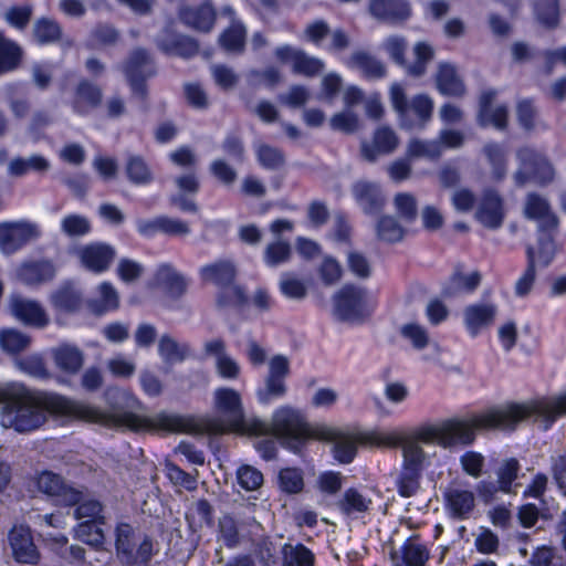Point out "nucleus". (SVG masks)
I'll list each match as a JSON object with an SVG mask.
<instances>
[{
    "mask_svg": "<svg viewBox=\"0 0 566 566\" xmlns=\"http://www.w3.org/2000/svg\"><path fill=\"white\" fill-rule=\"evenodd\" d=\"M566 415V392L556 397L542 398L530 403H509L494 407L469 419H449L439 424L418 430V438L424 443H437L444 448L468 446L475 440L476 430H514L522 420L535 416L548 429L555 420Z\"/></svg>",
    "mask_w": 566,
    "mask_h": 566,
    "instance_id": "f257e3e1",
    "label": "nucleus"
},
{
    "mask_svg": "<svg viewBox=\"0 0 566 566\" xmlns=\"http://www.w3.org/2000/svg\"><path fill=\"white\" fill-rule=\"evenodd\" d=\"M128 411L106 412L90 403L65 396L21 389L13 392L3 406L0 422L18 432H30L43 426L49 416L66 417L98 423L108 428L128 429Z\"/></svg>",
    "mask_w": 566,
    "mask_h": 566,
    "instance_id": "f03ea898",
    "label": "nucleus"
},
{
    "mask_svg": "<svg viewBox=\"0 0 566 566\" xmlns=\"http://www.w3.org/2000/svg\"><path fill=\"white\" fill-rule=\"evenodd\" d=\"M216 410L224 417L220 419H195L172 413L160 412L153 417L139 416L128 411V430L140 431H169L185 433L238 432L251 434L265 430L264 421L256 417H244L240 394L228 387L217 388L213 392Z\"/></svg>",
    "mask_w": 566,
    "mask_h": 566,
    "instance_id": "7ed1b4c3",
    "label": "nucleus"
},
{
    "mask_svg": "<svg viewBox=\"0 0 566 566\" xmlns=\"http://www.w3.org/2000/svg\"><path fill=\"white\" fill-rule=\"evenodd\" d=\"M265 430L251 432V436H274L290 449L297 451L303 441L311 437V430L303 415L289 406L277 408L271 423L264 421Z\"/></svg>",
    "mask_w": 566,
    "mask_h": 566,
    "instance_id": "20e7f679",
    "label": "nucleus"
},
{
    "mask_svg": "<svg viewBox=\"0 0 566 566\" xmlns=\"http://www.w3.org/2000/svg\"><path fill=\"white\" fill-rule=\"evenodd\" d=\"M389 99L401 128L422 129L431 120L434 104L428 95L418 94L408 101L405 88L394 83L389 90Z\"/></svg>",
    "mask_w": 566,
    "mask_h": 566,
    "instance_id": "39448f33",
    "label": "nucleus"
},
{
    "mask_svg": "<svg viewBox=\"0 0 566 566\" xmlns=\"http://www.w3.org/2000/svg\"><path fill=\"white\" fill-rule=\"evenodd\" d=\"M334 313L338 319L360 323L371 315L377 300L366 289L353 284L344 285L333 297Z\"/></svg>",
    "mask_w": 566,
    "mask_h": 566,
    "instance_id": "423d86ee",
    "label": "nucleus"
},
{
    "mask_svg": "<svg viewBox=\"0 0 566 566\" xmlns=\"http://www.w3.org/2000/svg\"><path fill=\"white\" fill-rule=\"evenodd\" d=\"M516 157L520 168L513 178L517 186L522 187L532 180L541 187H546L555 181L556 168L544 153L532 147H523L517 150Z\"/></svg>",
    "mask_w": 566,
    "mask_h": 566,
    "instance_id": "0eeeda50",
    "label": "nucleus"
},
{
    "mask_svg": "<svg viewBox=\"0 0 566 566\" xmlns=\"http://www.w3.org/2000/svg\"><path fill=\"white\" fill-rule=\"evenodd\" d=\"M41 234L40 226L30 220L0 222V251L13 254L29 242L38 240Z\"/></svg>",
    "mask_w": 566,
    "mask_h": 566,
    "instance_id": "6e6552de",
    "label": "nucleus"
},
{
    "mask_svg": "<svg viewBox=\"0 0 566 566\" xmlns=\"http://www.w3.org/2000/svg\"><path fill=\"white\" fill-rule=\"evenodd\" d=\"M290 374V361L283 355H275L269 361V371L263 387L258 388L256 397L260 403L269 405L283 398L286 394L285 379Z\"/></svg>",
    "mask_w": 566,
    "mask_h": 566,
    "instance_id": "1a4fd4ad",
    "label": "nucleus"
},
{
    "mask_svg": "<svg viewBox=\"0 0 566 566\" xmlns=\"http://www.w3.org/2000/svg\"><path fill=\"white\" fill-rule=\"evenodd\" d=\"M38 490L54 500L59 505L72 506L84 497V491L64 482L62 476L51 471H44L36 478Z\"/></svg>",
    "mask_w": 566,
    "mask_h": 566,
    "instance_id": "9d476101",
    "label": "nucleus"
},
{
    "mask_svg": "<svg viewBox=\"0 0 566 566\" xmlns=\"http://www.w3.org/2000/svg\"><path fill=\"white\" fill-rule=\"evenodd\" d=\"M524 214L537 222L538 233H557L559 220L544 196L530 192L525 198Z\"/></svg>",
    "mask_w": 566,
    "mask_h": 566,
    "instance_id": "9b49d317",
    "label": "nucleus"
},
{
    "mask_svg": "<svg viewBox=\"0 0 566 566\" xmlns=\"http://www.w3.org/2000/svg\"><path fill=\"white\" fill-rule=\"evenodd\" d=\"M430 557L429 545L418 534L408 537L399 548L390 552L391 566H427Z\"/></svg>",
    "mask_w": 566,
    "mask_h": 566,
    "instance_id": "f8f14e48",
    "label": "nucleus"
},
{
    "mask_svg": "<svg viewBox=\"0 0 566 566\" xmlns=\"http://www.w3.org/2000/svg\"><path fill=\"white\" fill-rule=\"evenodd\" d=\"M505 218L503 198L493 189L483 191L475 211V219L488 229H499Z\"/></svg>",
    "mask_w": 566,
    "mask_h": 566,
    "instance_id": "ddd939ff",
    "label": "nucleus"
},
{
    "mask_svg": "<svg viewBox=\"0 0 566 566\" xmlns=\"http://www.w3.org/2000/svg\"><path fill=\"white\" fill-rule=\"evenodd\" d=\"M75 255L82 266L98 274L108 270L115 259L116 252L113 247L106 243L94 242L77 248Z\"/></svg>",
    "mask_w": 566,
    "mask_h": 566,
    "instance_id": "4468645a",
    "label": "nucleus"
},
{
    "mask_svg": "<svg viewBox=\"0 0 566 566\" xmlns=\"http://www.w3.org/2000/svg\"><path fill=\"white\" fill-rule=\"evenodd\" d=\"M124 72L133 93L144 97L146 93L144 82L154 72L147 52L144 50L134 51L124 66Z\"/></svg>",
    "mask_w": 566,
    "mask_h": 566,
    "instance_id": "2eb2a0df",
    "label": "nucleus"
},
{
    "mask_svg": "<svg viewBox=\"0 0 566 566\" xmlns=\"http://www.w3.org/2000/svg\"><path fill=\"white\" fill-rule=\"evenodd\" d=\"M10 313L20 322L36 327H44L49 317L43 307L35 301L13 294L9 301Z\"/></svg>",
    "mask_w": 566,
    "mask_h": 566,
    "instance_id": "dca6fc26",
    "label": "nucleus"
},
{
    "mask_svg": "<svg viewBox=\"0 0 566 566\" xmlns=\"http://www.w3.org/2000/svg\"><path fill=\"white\" fill-rule=\"evenodd\" d=\"M9 543L13 556L19 563L35 564L38 562L39 552L28 526H14L9 533Z\"/></svg>",
    "mask_w": 566,
    "mask_h": 566,
    "instance_id": "f3484780",
    "label": "nucleus"
},
{
    "mask_svg": "<svg viewBox=\"0 0 566 566\" xmlns=\"http://www.w3.org/2000/svg\"><path fill=\"white\" fill-rule=\"evenodd\" d=\"M444 502L452 518L467 520L475 507V495L469 489L451 486L444 492Z\"/></svg>",
    "mask_w": 566,
    "mask_h": 566,
    "instance_id": "a211bd4d",
    "label": "nucleus"
},
{
    "mask_svg": "<svg viewBox=\"0 0 566 566\" xmlns=\"http://www.w3.org/2000/svg\"><path fill=\"white\" fill-rule=\"evenodd\" d=\"M179 19L191 29L209 32L214 25L216 11L208 1L195 6L187 4L180 8Z\"/></svg>",
    "mask_w": 566,
    "mask_h": 566,
    "instance_id": "6ab92c4d",
    "label": "nucleus"
},
{
    "mask_svg": "<svg viewBox=\"0 0 566 566\" xmlns=\"http://www.w3.org/2000/svg\"><path fill=\"white\" fill-rule=\"evenodd\" d=\"M495 97L494 90H488L481 94L478 123L482 127L491 125L497 129H504L507 125V107L500 105L493 108L492 102Z\"/></svg>",
    "mask_w": 566,
    "mask_h": 566,
    "instance_id": "aec40b11",
    "label": "nucleus"
},
{
    "mask_svg": "<svg viewBox=\"0 0 566 566\" xmlns=\"http://www.w3.org/2000/svg\"><path fill=\"white\" fill-rule=\"evenodd\" d=\"M207 355L214 356L216 369L218 375L224 379H237L240 376L241 367L239 363L226 353V344L217 338L205 344Z\"/></svg>",
    "mask_w": 566,
    "mask_h": 566,
    "instance_id": "412c9836",
    "label": "nucleus"
},
{
    "mask_svg": "<svg viewBox=\"0 0 566 566\" xmlns=\"http://www.w3.org/2000/svg\"><path fill=\"white\" fill-rule=\"evenodd\" d=\"M399 145V138L389 127H379L374 133L373 144H361V156L368 161H375L379 155L392 153Z\"/></svg>",
    "mask_w": 566,
    "mask_h": 566,
    "instance_id": "4be33fe9",
    "label": "nucleus"
},
{
    "mask_svg": "<svg viewBox=\"0 0 566 566\" xmlns=\"http://www.w3.org/2000/svg\"><path fill=\"white\" fill-rule=\"evenodd\" d=\"M497 308L494 304H472L464 308L463 318L465 327L472 337L482 328L493 324Z\"/></svg>",
    "mask_w": 566,
    "mask_h": 566,
    "instance_id": "5701e85b",
    "label": "nucleus"
},
{
    "mask_svg": "<svg viewBox=\"0 0 566 566\" xmlns=\"http://www.w3.org/2000/svg\"><path fill=\"white\" fill-rule=\"evenodd\" d=\"M373 501L363 491L356 488H349L336 501V509L346 517L356 518L367 513L371 507Z\"/></svg>",
    "mask_w": 566,
    "mask_h": 566,
    "instance_id": "b1692460",
    "label": "nucleus"
},
{
    "mask_svg": "<svg viewBox=\"0 0 566 566\" xmlns=\"http://www.w3.org/2000/svg\"><path fill=\"white\" fill-rule=\"evenodd\" d=\"M369 12L376 19L397 22L409 18L410 7L406 0H370Z\"/></svg>",
    "mask_w": 566,
    "mask_h": 566,
    "instance_id": "393cba45",
    "label": "nucleus"
},
{
    "mask_svg": "<svg viewBox=\"0 0 566 566\" xmlns=\"http://www.w3.org/2000/svg\"><path fill=\"white\" fill-rule=\"evenodd\" d=\"M101 101V88L86 80H82L74 91L71 106L75 113L85 115L97 107Z\"/></svg>",
    "mask_w": 566,
    "mask_h": 566,
    "instance_id": "a878e982",
    "label": "nucleus"
},
{
    "mask_svg": "<svg viewBox=\"0 0 566 566\" xmlns=\"http://www.w3.org/2000/svg\"><path fill=\"white\" fill-rule=\"evenodd\" d=\"M353 195L360 208L369 214L378 212L384 206V197L376 184L358 181L353 186Z\"/></svg>",
    "mask_w": 566,
    "mask_h": 566,
    "instance_id": "bb28decb",
    "label": "nucleus"
},
{
    "mask_svg": "<svg viewBox=\"0 0 566 566\" xmlns=\"http://www.w3.org/2000/svg\"><path fill=\"white\" fill-rule=\"evenodd\" d=\"M55 275V268L46 260L23 263L18 269V279L27 285H38L50 281Z\"/></svg>",
    "mask_w": 566,
    "mask_h": 566,
    "instance_id": "cd10ccee",
    "label": "nucleus"
},
{
    "mask_svg": "<svg viewBox=\"0 0 566 566\" xmlns=\"http://www.w3.org/2000/svg\"><path fill=\"white\" fill-rule=\"evenodd\" d=\"M199 276L205 283H212L219 289L232 283L235 277V268L228 260H220L199 269Z\"/></svg>",
    "mask_w": 566,
    "mask_h": 566,
    "instance_id": "c85d7f7f",
    "label": "nucleus"
},
{
    "mask_svg": "<svg viewBox=\"0 0 566 566\" xmlns=\"http://www.w3.org/2000/svg\"><path fill=\"white\" fill-rule=\"evenodd\" d=\"M347 65L358 70L364 77L377 80L386 76V66L381 61L364 51L354 52L347 60Z\"/></svg>",
    "mask_w": 566,
    "mask_h": 566,
    "instance_id": "c756f323",
    "label": "nucleus"
},
{
    "mask_svg": "<svg viewBox=\"0 0 566 566\" xmlns=\"http://www.w3.org/2000/svg\"><path fill=\"white\" fill-rule=\"evenodd\" d=\"M437 86L441 94L460 97L464 95L465 87L453 65L441 63L437 73Z\"/></svg>",
    "mask_w": 566,
    "mask_h": 566,
    "instance_id": "7c9ffc66",
    "label": "nucleus"
},
{
    "mask_svg": "<svg viewBox=\"0 0 566 566\" xmlns=\"http://www.w3.org/2000/svg\"><path fill=\"white\" fill-rule=\"evenodd\" d=\"M53 358L56 367L67 374H76L84 363L83 353L67 344L54 348Z\"/></svg>",
    "mask_w": 566,
    "mask_h": 566,
    "instance_id": "2f4dec72",
    "label": "nucleus"
},
{
    "mask_svg": "<svg viewBox=\"0 0 566 566\" xmlns=\"http://www.w3.org/2000/svg\"><path fill=\"white\" fill-rule=\"evenodd\" d=\"M119 296L113 284L103 282L97 287V296L88 302L91 312L97 315L117 310Z\"/></svg>",
    "mask_w": 566,
    "mask_h": 566,
    "instance_id": "473e14b6",
    "label": "nucleus"
},
{
    "mask_svg": "<svg viewBox=\"0 0 566 566\" xmlns=\"http://www.w3.org/2000/svg\"><path fill=\"white\" fill-rule=\"evenodd\" d=\"M406 156L409 159L423 158L436 161L442 156L441 143L437 139H421L413 137L409 139L406 148Z\"/></svg>",
    "mask_w": 566,
    "mask_h": 566,
    "instance_id": "72a5a7b5",
    "label": "nucleus"
},
{
    "mask_svg": "<svg viewBox=\"0 0 566 566\" xmlns=\"http://www.w3.org/2000/svg\"><path fill=\"white\" fill-rule=\"evenodd\" d=\"M51 303L56 311L71 313L80 308L82 295L72 283H64L52 293Z\"/></svg>",
    "mask_w": 566,
    "mask_h": 566,
    "instance_id": "f704fd0d",
    "label": "nucleus"
},
{
    "mask_svg": "<svg viewBox=\"0 0 566 566\" xmlns=\"http://www.w3.org/2000/svg\"><path fill=\"white\" fill-rule=\"evenodd\" d=\"M158 353L166 364L174 365L189 357L190 346L186 343H178L169 335H163L158 342Z\"/></svg>",
    "mask_w": 566,
    "mask_h": 566,
    "instance_id": "c9c22d12",
    "label": "nucleus"
},
{
    "mask_svg": "<svg viewBox=\"0 0 566 566\" xmlns=\"http://www.w3.org/2000/svg\"><path fill=\"white\" fill-rule=\"evenodd\" d=\"M247 30L241 21H233L219 36L221 48L233 54L244 50Z\"/></svg>",
    "mask_w": 566,
    "mask_h": 566,
    "instance_id": "e433bc0d",
    "label": "nucleus"
},
{
    "mask_svg": "<svg viewBox=\"0 0 566 566\" xmlns=\"http://www.w3.org/2000/svg\"><path fill=\"white\" fill-rule=\"evenodd\" d=\"M50 166V161L41 155H33L29 158L18 157L9 163L8 172L13 177H22L31 171L45 172Z\"/></svg>",
    "mask_w": 566,
    "mask_h": 566,
    "instance_id": "4c0bfd02",
    "label": "nucleus"
},
{
    "mask_svg": "<svg viewBox=\"0 0 566 566\" xmlns=\"http://www.w3.org/2000/svg\"><path fill=\"white\" fill-rule=\"evenodd\" d=\"M33 38L39 44H52L62 39L63 31L60 23L51 18H39L33 24Z\"/></svg>",
    "mask_w": 566,
    "mask_h": 566,
    "instance_id": "58836bf2",
    "label": "nucleus"
},
{
    "mask_svg": "<svg viewBox=\"0 0 566 566\" xmlns=\"http://www.w3.org/2000/svg\"><path fill=\"white\" fill-rule=\"evenodd\" d=\"M22 57V49L0 31V74L18 67Z\"/></svg>",
    "mask_w": 566,
    "mask_h": 566,
    "instance_id": "ea45409f",
    "label": "nucleus"
},
{
    "mask_svg": "<svg viewBox=\"0 0 566 566\" xmlns=\"http://www.w3.org/2000/svg\"><path fill=\"white\" fill-rule=\"evenodd\" d=\"M420 442L424 443L421 439L418 438V431L413 437L407 436L401 446L403 455L402 468L422 471L426 454L420 446Z\"/></svg>",
    "mask_w": 566,
    "mask_h": 566,
    "instance_id": "a19ab883",
    "label": "nucleus"
},
{
    "mask_svg": "<svg viewBox=\"0 0 566 566\" xmlns=\"http://www.w3.org/2000/svg\"><path fill=\"white\" fill-rule=\"evenodd\" d=\"M157 281L165 285L168 292L174 296L182 295L188 286V282L170 264H161L157 271Z\"/></svg>",
    "mask_w": 566,
    "mask_h": 566,
    "instance_id": "79ce46f5",
    "label": "nucleus"
},
{
    "mask_svg": "<svg viewBox=\"0 0 566 566\" xmlns=\"http://www.w3.org/2000/svg\"><path fill=\"white\" fill-rule=\"evenodd\" d=\"M218 541H221L227 548H237L242 542L239 523L230 515L224 514L218 522Z\"/></svg>",
    "mask_w": 566,
    "mask_h": 566,
    "instance_id": "37998d69",
    "label": "nucleus"
},
{
    "mask_svg": "<svg viewBox=\"0 0 566 566\" xmlns=\"http://www.w3.org/2000/svg\"><path fill=\"white\" fill-rule=\"evenodd\" d=\"M104 524V521H84L77 525L76 536L91 546L101 547L105 541V533L102 527Z\"/></svg>",
    "mask_w": 566,
    "mask_h": 566,
    "instance_id": "c03bdc74",
    "label": "nucleus"
},
{
    "mask_svg": "<svg viewBox=\"0 0 566 566\" xmlns=\"http://www.w3.org/2000/svg\"><path fill=\"white\" fill-rule=\"evenodd\" d=\"M291 256V244L280 239L269 243L263 253L264 263L270 268H275L289 262Z\"/></svg>",
    "mask_w": 566,
    "mask_h": 566,
    "instance_id": "a18cd8bd",
    "label": "nucleus"
},
{
    "mask_svg": "<svg viewBox=\"0 0 566 566\" xmlns=\"http://www.w3.org/2000/svg\"><path fill=\"white\" fill-rule=\"evenodd\" d=\"M481 283V274L478 271L464 274L455 272L451 277L450 286L444 291L448 296L458 293H472Z\"/></svg>",
    "mask_w": 566,
    "mask_h": 566,
    "instance_id": "49530a36",
    "label": "nucleus"
},
{
    "mask_svg": "<svg viewBox=\"0 0 566 566\" xmlns=\"http://www.w3.org/2000/svg\"><path fill=\"white\" fill-rule=\"evenodd\" d=\"M483 153L492 167V178L497 181L502 180L507 170L506 156L503 147L499 144L490 143L484 146Z\"/></svg>",
    "mask_w": 566,
    "mask_h": 566,
    "instance_id": "de8ad7c7",
    "label": "nucleus"
},
{
    "mask_svg": "<svg viewBox=\"0 0 566 566\" xmlns=\"http://www.w3.org/2000/svg\"><path fill=\"white\" fill-rule=\"evenodd\" d=\"M33 11L31 3L14 4L4 11L3 20L15 30L23 31L29 25Z\"/></svg>",
    "mask_w": 566,
    "mask_h": 566,
    "instance_id": "09e8293b",
    "label": "nucleus"
},
{
    "mask_svg": "<svg viewBox=\"0 0 566 566\" xmlns=\"http://www.w3.org/2000/svg\"><path fill=\"white\" fill-rule=\"evenodd\" d=\"M534 12L538 22L546 28H556L559 23L558 0H536Z\"/></svg>",
    "mask_w": 566,
    "mask_h": 566,
    "instance_id": "8fccbe9b",
    "label": "nucleus"
},
{
    "mask_svg": "<svg viewBox=\"0 0 566 566\" xmlns=\"http://www.w3.org/2000/svg\"><path fill=\"white\" fill-rule=\"evenodd\" d=\"M158 46L167 54L190 57L198 52L197 43L186 36L175 38L172 41L159 40Z\"/></svg>",
    "mask_w": 566,
    "mask_h": 566,
    "instance_id": "3c124183",
    "label": "nucleus"
},
{
    "mask_svg": "<svg viewBox=\"0 0 566 566\" xmlns=\"http://www.w3.org/2000/svg\"><path fill=\"white\" fill-rule=\"evenodd\" d=\"M535 253L532 247L527 248V268L516 281L515 294L524 297L530 294L536 280Z\"/></svg>",
    "mask_w": 566,
    "mask_h": 566,
    "instance_id": "603ef678",
    "label": "nucleus"
},
{
    "mask_svg": "<svg viewBox=\"0 0 566 566\" xmlns=\"http://www.w3.org/2000/svg\"><path fill=\"white\" fill-rule=\"evenodd\" d=\"M133 528L129 524L122 523L116 527V549L118 556L126 564L133 563Z\"/></svg>",
    "mask_w": 566,
    "mask_h": 566,
    "instance_id": "864d4df0",
    "label": "nucleus"
},
{
    "mask_svg": "<svg viewBox=\"0 0 566 566\" xmlns=\"http://www.w3.org/2000/svg\"><path fill=\"white\" fill-rule=\"evenodd\" d=\"M61 230L67 237H83L91 232L90 220L81 214H66L61 221Z\"/></svg>",
    "mask_w": 566,
    "mask_h": 566,
    "instance_id": "5fc2aeb1",
    "label": "nucleus"
},
{
    "mask_svg": "<svg viewBox=\"0 0 566 566\" xmlns=\"http://www.w3.org/2000/svg\"><path fill=\"white\" fill-rule=\"evenodd\" d=\"M556 233H538V248L535 251V266H547L554 259L556 245L554 237Z\"/></svg>",
    "mask_w": 566,
    "mask_h": 566,
    "instance_id": "6e6d98bb",
    "label": "nucleus"
},
{
    "mask_svg": "<svg viewBox=\"0 0 566 566\" xmlns=\"http://www.w3.org/2000/svg\"><path fill=\"white\" fill-rule=\"evenodd\" d=\"M518 471L520 463L514 458L507 459L502 463L496 472L497 484L501 492H512L513 482L516 480Z\"/></svg>",
    "mask_w": 566,
    "mask_h": 566,
    "instance_id": "4d7b16f0",
    "label": "nucleus"
},
{
    "mask_svg": "<svg viewBox=\"0 0 566 566\" xmlns=\"http://www.w3.org/2000/svg\"><path fill=\"white\" fill-rule=\"evenodd\" d=\"M377 234L380 240L398 242L405 235V229L391 216H385L377 223Z\"/></svg>",
    "mask_w": 566,
    "mask_h": 566,
    "instance_id": "13d9d810",
    "label": "nucleus"
},
{
    "mask_svg": "<svg viewBox=\"0 0 566 566\" xmlns=\"http://www.w3.org/2000/svg\"><path fill=\"white\" fill-rule=\"evenodd\" d=\"M421 471L402 468L397 480V490L402 497L413 496L420 486Z\"/></svg>",
    "mask_w": 566,
    "mask_h": 566,
    "instance_id": "bf43d9fd",
    "label": "nucleus"
},
{
    "mask_svg": "<svg viewBox=\"0 0 566 566\" xmlns=\"http://www.w3.org/2000/svg\"><path fill=\"white\" fill-rule=\"evenodd\" d=\"M324 62L315 56L308 55L305 51H301L293 69V73L313 77L321 74L324 70Z\"/></svg>",
    "mask_w": 566,
    "mask_h": 566,
    "instance_id": "052dcab7",
    "label": "nucleus"
},
{
    "mask_svg": "<svg viewBox=\"0 0 566 566\" xmlns=\"http://www.w3.org/2000/svg\"><path fill=\"white\" fill-rule=\"evenodd\" d=\"M413 53L416 61L407 65V72L412 76H420L426 72L427 63L433 57V49L424 42H419L415 45Z\"/></svg>",
    "mask_w": 566,
    "mask_h": 566,
    "instance_id": "680f3d73",
    "label": "nucleus"
},
{
    "mask_svg": "<svg viewBox=\"0 0 566 566\" xmlns=\"http://www.w3.org/2000/svg\"><path fill=\"white\" fill-rule=\"evenodd\" d=\"M126 172L129 180L134 184H148L151 181V172L139 156H130L126 164Z\"/></svg>",
    "mask_w": 566,
    "mask_h": 566,
    "instance_id": "e2e57ef3",
    "label": "nucleus"
},
{
    "mask_svg": "<svg viewBox=\"0 0 566 566\" xmlns=\"http://www.w3.org/2000/svg\"><path fill=\"white\" fill-rule=\"evenodd\" d=\"M30 344V338L17 329H3L0 332V345L9 353H19Z\"/></svg>",
    "mask_w": 566,
    "mask_h": 566,
    "instance_id": "0e129e2a",
    "label": "nucleus"
},
{
    "mask_svg": "<svg viewBox=\"0 0 566 566\" xmlns=\"http://www.w3.org/2000/svg\"><path fill=\"white\" fill-rule=\"evenodd\" d=\"M394 206L403 220L411 222L416 219L418 209H417V199L413 195L408 192H399L394 198Z\"/></svg>",
    "mask_w": 566,
    "mask_h": 566,
    "instance_id": "69168bd1",
    "label": "nucleus"
},
{
    "mask_svg": "<svg viewBox=\"0 0 566 566\" xmlns=\"http://www.w3.org/2000/svg\"><path fill=\"white\" fill-rule=\"evenodd\" d=\"M165 468L167 471V476L174 484L184 486L188 491H193L197 489V470H195V474L188 473L172 462H167Z\"/></svg>",
    "mask_w": 566,
    "mask_h": 566,
    "instance_id": "338daca9",
    "label": "nucleus"
},
{
    "mask_svg": "<svg viewBox=\"0 0 566 566\" xmlns=\"http://www.w3.org/2000/svg\"><path fill=\"white\" fill-rule=\"evenodd\" d=\"M280 488L286 493H298L303 490L304 481L301 470L287 468L279 474Z\"/></svg>",
    "mask_w": 566,
    "mask_h": 566,
    "instance_id": "774afa93",
    "label": "nucleus"
}]
</instances>
